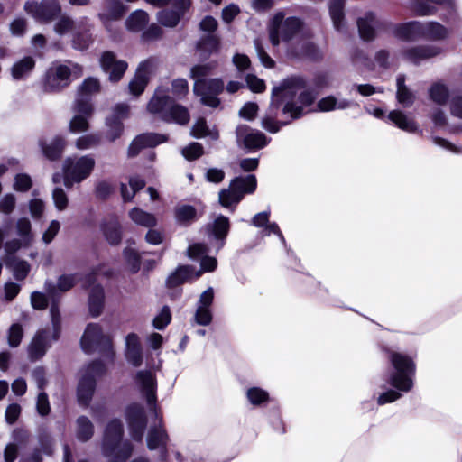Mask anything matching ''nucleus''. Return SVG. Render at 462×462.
<instances>
[{
	"label": "nucleus",
	"instance_id": "ddd939ff",
	"mask_svg": "<svg viewBox=\"0 0 462 462\" xmlns=\"http://www.w3.org/2000/svg\"><path fill=\"white\" fill-rule=\"evenodd\" d=\"M203 228L208 239L216 244L217 253L219 252L225 246L230 232L229 218L220 214L212 222L206 224Z\"/></svg>",
	"mask_w": 462,
	"mask_h": 462
},
{
	"label": "nucleus",
	"instance_id": "f03ea898",
	"mask_svg": "<svg viewBox=\"0 0 462 462\" xmlns=\"http://www.w3.org/2000/svg\"><path fill=\"white\" fill-rule=\"evenodd\" d=\"M136 381L142 395L157 423L151 426L147 432L146 444L149 450H156L167 447L169 435L163 425L162 416L157 404V381L150 370H140L136 373Z\"/></svg>",
	"mask_w": 462,
	"mask_h": 462
},
{
	"label": "nucleus",
	"instance_id": "bb28decb",
	"mask_svg": "<svg viewBox=\"0 0 462 462\" xmlns=\"http://www.w3.org/2000/svg\"><path fill=\"white\" fill-rule=\"evenodd\" d=\"M449 31L439 22H420V39L442 41L448 37Z\"/></svg>",
	"mask_w": 462,
	"mask_h": 462
},
{
	"label": "nucleus",
	"instance_id": "338daca9",
	"mask_svg": "<svg viewBox=\"0 0 462 462\" xmlns=\"http://www.w3.org/2000/svg\"><path fill=\"white\" fill-rule=\"evenodd\" d=\"M79 274H63L57 281V289L60 291H69L79 281Z\"/></svg>",
	"mask_w": 462,
	"mask_h": 462
},
{
	"label": "nucleus",
	"instance_id": "79ce46f5",
	"mask_svg": "<svg viewBox=\"0 0 462 462\" xmlns=\"http://www.w3.org/2000/svg\"><path fill=\"white\" fill-rule=\"evenodd\" d=\"M148 14L143 10H135L125 21L126 28L132 32L142 31L148 23Z\"/></svg>",
	"mask_w": 462,
	"mask_h": 462
},
{
	"label": "nucleus",
	"instance_id": "37998d69",
	"mask_svg": "<svg viewBox=\"0 0 462 462\" xmlns=\"http://www.w3.org/2000/svg\"><path fill=\"white\" fill-rule=\"evenodd\" d=\"M72 110L76 114L91 118L95 111L92 97L76 95V98L72 105Z\"/></svg>",
	"mask_w": 462,
	"mask_h": 462
},
{
	"label": "nucleus",
	"instance_id": "4468645a",
	"mask_svg": "<svg viewBox=\"0 0 462 462\" xmlns=\"http://www.w3.org/2000/svg\"><path fill=\"white\" fill-rule=\"evenodd\" d=\"M95 164V160L90 155L68 157L63 162L62 171H67L71 177L83 181L91 174Z\"/></svg>",
	"mask_w": 462,
	"mask_h": 462
},
{
	"label": "nucleus",
	"instance_id": "1a4fd4ad",
	"mask_svg": "<svg viewBox=\"0 0 462 462\" xmlns=\"http://www.w3.org/2000/svg\"><path fill=\"white\" fill-rule=\"evenodd\" d=\"M24 11L41 23H50L62 12L59 0H29L24 4Z\"/></svg>",
	"mask_w": 462,
	"mask_h": 462
},
{
	"label": "nucleus",
	"instance_id": "bf43d9fd",
	"mask_svg": "<svg viewBox=\"0 0 462 462\" xmlns=\"http://www.w3.org/2000/svg\"><path fill=\"white\" fill-rule=\"evenodd\" d=\"M182 155L188 161H195L201 157L204 153V148L199 143H190L181 151Z\"/></svg>",
	"mask_w": 462,
	"mask_h": 462
},
{
	"label": "nucleus",
	"instance_id": "052dcab7",
	"mask_svg": "<svg viewBox=\"0 0 462 462\" xmlns=\"http://www.w3.org/2000/svg\"><path fill=\"white\" fill-rule=\"evenodd\" d=\"M106 372L105 364L100 360H95L88 365L83 372L84 376H91L95 380L102 376Z\"/></svg>",
	"mask_w": 462,
	"mask_h": 462
},
{
	"label": "nucleus",
	"instance_id": "f257e3e1",
	"mask_svg": "<svg viewBox=\"0 0 462 462\" xmlns=\"http://www.w3.org/2000/svg\"><path fill=\"white\" fill-rule=\"evenodd\" d=\"M305 87L306 79L301 76L286 78L273 87L271 102L261 119V126L270 134H276L282 127L295 121L291 117L292 107L288 97H295L298 90Z\"/></svg>",
	"mask_w": 462,
	"mask_h": 462
},
{
	"label": "nucleus",
	"instance_id": "2eb2a0df",
	"mask_svg": "<svg viewBox=\"0 0 462 462\" xmlns=\"http://www.w3.org/2000/svg\"><path fill=\"white\" fill-rule=\"evenodd\" d=\"M169 136L158 133H143L136 135L128 147V156L135 157L143 149L154 148L168 141Z\"/></svg>",
	"mask_w": 462,
	"mask_h": 462
},
{
	"label": "nucleus",
	"instance_id": "cd10ccee",
	"mask_svg": "<svg viewBox=\"0 0 462 462\" xmlns=\"http://www.w3.org/2000/svg\"><path fill=\"white\" fill-rule=\"evenodd\" d=\"M287 54L290 58L296 60L308 59L316 61L322 59L320 50L311 42H303L300 49L290 47L287 51Z\"/></svg>",
	"mask_w": 462,
	"mask_h": 462
},
{
	"label": "nucleus",
	"instance_id": "c03bdc74",
	"mask_svg": "<svg viewBox=\"0 0 462 462\" xmlns=\"http://www.w3.org/2000/svg\"><path fill=\"white\" fill-rule=\"evenodd\" d=\"M76 436L82 442L89 440L94 434V426L90 420L86 416H79L76 421Z\"/></svg>",
	"mask_w": 462,
	"mask_h": 462
},
{
	"label": "nucleus",
	"instance_id": "f8f14e48",
	"mask_svg": "<svg viewBox=\"0 0 462 462\" xmlns=\"http://www.w3.org/2000/svg\"><path fill=\"white\" fill-rule=\"evenodd\" d=\"M392 25L393 23L390 21L377 18L372 11L366 12L363 17L357 19L359 36L365 42L373 41L377 32H387Z\"/></svg>",
	"mask_w": 462,
	"mask_h": 462
},
{
	"label": "nucleus",
	"instance_id": "e433bc0d",
	"mask_svg": "<svg viewBox=\"0 0 462 462\" xmlns=\"http://www.w3.org/2000/svg\"><path fill=\"white\" fill-rule=\"evenodd\" d=\"M345 0H330L328 8L334 28L337 32H343L346 29L344 14Z\"/></svg>",
	"mask_w": 462,
	"mask_h": 462
},
{
	"label": "nucleus",
	"instance_id": "603ef678",
	"mask_svg": "<svg viewBox=\"0 0 462 462\" xmlns=\"http://www.w3.org/2000/svg\"><path fill=\"white\" fill-rule=\"evenodd\" d=\"M171 321V312L168 305H164L154 317L152 326L158 330H163Z\"/></svg>",
	"mask_w": 462,
	"mask_h": 462
},
{
	"label": "nucleus",
	"instance_id": "e2e57ef3",
	"mask_svg": "<svg viewBox=\"0 0 462 462\" xmlns=\"http://www.w3.org/2000/svg\"><path fill=\"white\" fill-rule=\"evenodd\" d=\"M23 337V329L22 325L18 323L13 324L8 330V344L11 347H16L20 345Z\"/></svg>",
	"mask_w": 462,
	"mask_h": 462
},
{
	"label": "nucleus",
	"instance_id": "72a5a7b5",
	"mask_svg": "<svg viewBox=\"0 0 462 462\" xmlns=\"http://www.w3.org/2000/svg\"><path fill=\"white\" fill-rule=\"evenodd\" d=\"M302 21L300 18L296 16H289L287 17L282 23L281 29V38L284 42H288L292 40L297 33L302 28Z\"/></svg>",
	"mask_w": 462,
	"mask_h": 462
},
{
	"label": "nucleus",
	"instance_id": "7c9ffc66",
	"mask_svg": "<svg viewBox=\"0 0 462 462\" xmlns=\"http://www.w3.org/2000/svg\"><path fill=\"white\" fill-rule=\"evenodd\" d=\"M96 389L95 379L91 376L80 377L77 389L78 401L80 405L88 406L92 400Z\"/></svg>",
	"mask_w": 462,
	"mask_h": 462
},
{
	"label": "nucleus",
	"instance_id": "a878e982",
	"mask_svg": "<svg viewBox=\"0 0 462 462\" xmlns=\"http://www.w3.org/2000/svg\"><path fill=\"white\" fill-rule=\"evenodd\" d=\"M49 333L46 330L38 331L28 346V356L31 361L41 359L50 346Z\"/></svg>",
	"mask_w": 462,
	"mask_h": 462
},
{
	"label": "nucleus",
	"instance_id": "393cba45",
	"mask_svg": "<svg viewBox=\"0 0 462 462\" xmlns=\"http://www.w3.org/2000/svg\"><path fill=\"white\" fill-rule=\"evenodd\" d=\"M101 451L107 462H116V420L109 421L105 429Z\"/></svg>",
	"mask_w": 462,
	"mask_h": 462
},
{
	"label": "nucleus",
	"instance_id": "b1692460",
	"mask_svg": "<svg viewBox=\"0 0 462 462\" xmlns=\"http://www.w3.org/2000/svg\"><path fill=\"white\" fill-rule=\"evenodd\" d=\"M149 68L150 62L148 60L142 61L134 79L129 82L128 88L134 96H140L144 91L149 81Z\"/></svg>",
	"mask_w": 462,
	"mask_h": 462
},
{
	"label": "nucleus",
	"instance_id": "09e8293b",
	"mask_svg": "<svg viewBox=\"0 0 462 462\" xmlns=\"http://www.w3.org/2000/svg\"><path fill=\"white\" fill-rule=\"evenodd\" d=\"M101 134L91 133L79 137L75 145L79 150H88L98 146L101 143Z\"/></svg>",
	"mask_w": 462,
	"mask_h": 462
},
{
	"label": "nucleus",
	"instance_id": "aec40b11",
	"mask_svg": "<svg viewBox=\"0 0 462 462\" xmlns=\"http://www.w3.org/2000/svg\"><path fill=\"white\" fill-rule=\"evenodd\" d=\"M195 266L180 264L171 272L165 280V286L168 289H174L186 282H192L195 279Z\"/></svg>",
	"mask_w": 462,
	"mask_h": 462
},
{
	"label": "nucleus",
	"instance_id": "4c0bfd02",
	"mask_svg": "<svg viewBox=\"0 0 462 462\" xmlns=\"http://www.w3.org/2000/svg\"><path fill=\"white\" fill-rule=\"evenodd\" d=\"M98 18L109 32L113 31V24L116 22V0L103 1Z\"/></svg>",
	"mask_w": 462,
	"mask_h": 462
},
{
	"label": "nucleus",
	"instance_id": "13d9d810",
	"mask_svg": "<svg viewBox=\"0 0 462 462\" xmlns=\"http://www.w3.org/2000/svg\"><path fill=\"white\" fill-rule=\"evenodd\" d=\"M171 93L176 99L184 98L189 93V83L183 78H178L171 82Z\"/></svg>",
	"mask_w": 462,
	"mask_h": 462
},
{
	"label": "nucleus",
	"instance_id": "9d476101",
	"mask_svg": "<svg viewBox=\"0 0 462 462\" xmlns=\"http://www.w3.org/2000/svg\"><path fill=\"white\" fill-rule=\"evenodd\" d=\"M72 69L66 65H57L50 68L42 79V90L45 93H57L69 87Z\"/></svg>",
	"mask_w": 462,
	"mask_h": 462
},
{
	"label": "nucleus",
	"instance_id": "c85d7f7f",
	"mask_svg": "<svg viewBox=\"0 0 462 462\" xmlns=\"http://www.w3.org/2000/svg\"><path fill=\"white\" fill-rule=\"evenodd\" d=\"M197 208L189 204H178L174 208V218L178 225L189 226L199 219Z\"/></svg>",
	"mask_w": 462,
	"mask_h": 462
},
{
	"label": "nucleus",
	"instance_id": "4d7b16f0",
	"mask_svg": "<svg viewBox=\"0 0 462 462\" xmlns=\"http://www.w3.org/2000/svg\"><path fill=\"white\" fill-rule=\"evenodd\" d=\"M254 48L258 56V59L262 65L266 69H273L275 67V61L266 52L262 42L259 39L254 41Z\"/></svg>",
	"mask_w": 462,
	"mask_h": 462
},
{
	"label": "nucleus",
	"instance_id": "9b49d317",
	"mask_svg": "<svg viewBox=\"0 0 462 462\" xmlns=\"http://www.w3.org/2000/svg\"><path fill=\"white\" fill-rule=\"evenodd\" d=\"M171 8H162L156 14L158 23L163 27L175 28L192 5V0H171Z\"/></svg>",
	"mask_w": 462,
	"mask_h": 462
},
{
	"label": "nucleus",
	"instance_id": "412c9836",
	"mask_svg": "<svg viewBox=\"0 0 462 462\" xmlns=\"http://www.w3.org/2000/svg\"><path fill=\"white\" fill-rule=\"evenodd\" d=\"M195 48L200 59L208 60L211 55L219 52L220 38L216 34L202 35L197 41Z\"/></svg>",
	"mask_w": 462,
	"mask_h": 462
},
{
	"label": "nucleus",
	"instance_id": "ea45409f",
	"mask_svg": "<svg viewBox=\"0 0 462 462\" xmlns=\"http://www.w3.org/2000/svg\"><path fill=\"white\" fill-rule=\"evenodd\" d=\"M104 290L100 285H94L89 293V310L93 317L100 315L104 306Z\"/></svg>",
	"mask_w": 462,
	"mask_h": 462
},
{
	"label": "nucleus",
	"instance_id": "864d4df0",
	"mask_svg": "<svg viewBox=\"0 0 462 462\" xmlns=\"http://www.w3.org/2000/svg\"><path fill=\"white\" fill-rule=\"evenodd\" d=\"M199 269L195 268V279H199L204 273L214 272L217 267L216 257L209 256L208 254L199 260Z\"/></svg>",
	"mask_w": 462,
	"mask_h": 462
},
{
	"label": "nucleus",
	"instance_id": "f704fd0d",
	"mask_svg": "<svg viewBox=\"0 0 462 462\" xmlns=\"http://www.w3.org/2000/svg\"><path fill=\"white\" fill-rule=\"evenodd\" d=\"M4 262L5 266L13 271L15 280L23 281L27 277L31 267L26 261L18 260L14 255H6Z\"/></svg>",
	"mask_w": 462,
	"mask_h": 462
},
{
	"label": "nucleus",
	"instance_id": "6e6552de",
	"mask_svg": "<svg viewBox=\"0 0 462 462\" xmlns=\"http://www.w3.org/2000/svg\"><path fill=\"white\" fill-rule=\"evenodd\" d=\"M236 140L239 148L247 153L255 152L271 142V138L267 137L263 132L253 129L245 124H240L236 128Z\"/></svg>",
	"mask_w": 462,
	"mask_h": 462
},
{
	"label": "nucleus",
	"instance_id": "3c124183",
	"mask_svg": "<svg viewBox=\"0 0 462 462\" xmlns=\"http://www.w3.org/2000/svg\"><path fill=\"white\" fill-rule=\"evenodd\" d=\"M100 65L104 71L109 74V79H116V57L112 51H105L100 59Z\"/></svg>",
	"mask_w": 462,
	"mask_h": 462
},
{
	"label": "nucleus",
	"instance_id": "a19ab883",
	"mask_svg": "<svg viewBox=\"0 0 462 462\" xmlns=\"http://www.w3.org/2000/svg\"><path fill=\"white\" fill-rule=\"evenodd\" d=\"M429 97L437 105H446L449 99L448 86L441 81L433 83L429 88Z\"/></svg>",
	"mask_w": 462,
	"mask_h": 462
},
{
	"label": "nucleus",
	"instance_id": "dca6fc26",
	"mask_svg": "<svg viewBox=\"0 0 462 462\" xmlns=\"http://www.w3.org/2000/svg\"><path fill=\"white\" fill-rule=\"evenodd\" d=\"M306 88L307 86L304 88H300L301 91L297 97V101L294 100V97H288L291 107H293L291 108L292 115L291 116L292 119L298 120L308 113L314 111L313 109H309V107L311 106L317 99L318 91ZM299 91L300 89L298 92Z\"/></svg>",
	"mask_w": 462,
	"mask_h": 462
},
{
	"label": "nucleus",
	"instance_id": "39448f33",
	"mask_svg": "<svg viewBox=\"0 0 462 462\" xmlns=\"http://www.w3.org/2000/svg\"><path fill=\"white\" fill-rule=\"evenodd\" d=\"M125 419L131 440L142 443L148 425L143 405L138 402L128 404L125 409Z\"/></svg>",
	"mask_w": 462,
	"mask_h": 462
},
{
	"label": "nucleus",
	"instance_id": "5701e85b",
	"mask_svg": "<svg viewBox=\"0 0 462 462\" xmlns=\"http://www.w3.org/2000/svg\"><path fill=\"white\" fill-rule=\"evenodd\" d=\"M229 187L239 196L242 200L245 195L253 194L257 188V179L254 174L236 176L229 183Z\"/></svg>",
	"mask_w": 462,
	"mask_h": 462
},
{
	"label": "nucleus",
	"instance_id": "7ed1b4c3",
	"mask_svg": "<svg viewBox=\"0 0 462 462\" xmlns=\"http://www.w3.org/2000/svg\"><path fill=\"white\" fill-rule=\"evenodd\" d=\"M379 347L385 355L392 367V371L384 378L385 383L403 393L411 392L414 386L416 375V363L413 358L406 354L398 352L393 346L381 344Z\"/></svg>",
	"mask_w": 462,
	"mask_h": 462
},
{
	"label": "nucleus",
	"instance_id": "774afa93",
	"mask_svg": "<svg viewBox=\"0 0 462 462\" xmlns=\"http://www.w3.org/2000/svg\"><path fill=\"white\" fill-rule=\"evenodd\" d=\"M213 315L212 311L208 308L197 307L194 321L196 324L200 326H208L212 322Z\"/></svg>",
	"mask_w": 462,
	"mask_h": 462
},
{
	"label": "nucleus",
	"instance_id": "6e6d98bb",
	"mask_svg": "<svg viewBox=\"0 0 462 462\" xmlns=\"http://www.w3.org/2000/svg\"><path fill=\"white\" fill-rule=\"evenodd\" d=\"M54 24V31L59 35H63L74 28L75 23L71 17L66 14H60Z\"/></svg>",
	"mask_w": 462,
	"mask_h": 462
},
{
	"label": "nucleus",
	"instance_id": "de8ad7c7",
	"mask_svg": "<svg viewBox=\"0 0 462 462\" xmlns=\"http://www.w3.org/2000/svg\"><path fill=\"white\" fill-rule=\"evenodd\" d=\"M100 230L110 245H116V217L114 214H110L101 220Z\"/></svg>",
	"mask_w": 462,
	"mask_h": 462
},
{
	"label": "nucleus",
	"instance_id": "20e7f679",
	"mask_svg": "<svg viewBox=\"0 0 462 462\" xmlns=\"http://www.w3.org/2000/svg\"><path fill=\"white\" fill-rule=\"evenodd\" d=\"M159 92L158 88L150 99L147 105L148 111L152 114H159L161 119L165 123L187 125L190 120L189 109L176 103L175 99L169 95H160Z\"/></svg>",
	"mask_w": 462,
	"mask_h": 462
},
{
	"label": "nucleus",
	"instance_id": "680f3d73",
	"mask_svg": "<svg viewBox=\"0 0 462 462\" xmlns=\"http://www.w3.org/2000/svg\"><path fill=\"white\" fill-rule=\"evenodd\" d=\"M247 398L252 404L260 405L268 401L269 394L259 387H252L247 390Z\"/></svg>",
	"mask_w": 462,
	"mask_h": 462
},
{
	"label": "nucleus",
	"instance_id": "2f4dec72",
	"mask_svg": "<svg viewBox=\"0 0 462 462\" xmlns=\"http://www.w3.org/2000/svg\"><path fill=\"white\" fill-rule=\"evenodd\" d=\"M387 119L400 129L408 133L419 132L422 134V130L419 129L417 123L409 118L403 112L400 110H393L389 113Z\"/></svg>",
	"mask_w": 462,
	"mask_h": 462
},
{
	"label": "nucleus",
	"instance_id": "8fccbe9b",
	"mask_svg": "<svg viewBox=\"0 0 462 462\" xmlns=\"http://www.w3.org/2000/svg\"><path fill=\"white\" fill-rule=\"evenodd\" d=\"M100 90V84L96 78H87L81 85L78 88L77 95H82L86 97H92V95L98 93Z\"/></svg>",
	"mask_w": 462,
	"mask_h": 462
},
{
	"label": "nucleus",
	"instance_id": "a211bd4d",
	"mask_svg": "<svg viewBox=\"0 0 462 462\" xmlns=\"http://www.w3.org/2000/svg\"><path fill=\"white\" fill-rule=\"evenodd\" d=\"M124 354L125 360L133 367H140L143 365V349L137 334L132 332L125 337Z\"/></svg>",
	"mask_w": 462,
	"mask_h": 462
},
{
	"label": "nucleus",
	"instance_id": "5fc2aeb1",
	"mask_svg": "<svg viewBox=\"0 0 462 462\" xmlns=\"http://www.w3.org/2000/svg\"><path fill=\"white\" fill-rule=\"evenodd\" d=\"M89 117L76 114L69 124V129L71 133L87 132L89 129Z\"/></svg>",
	"mask_w": 462,
	"mask_h": 462
},
{
	"label": "nucleus",
	"instance_id": "c9c22d12",
	"mask_svg": "<svg viewBox=\"0 0 462 462\" xmlns=\"http://www.w3.org/2000/svg\"><path fill=\"white\" fill-rule=\"evenodd\" d=\"M190 134L197 139L209 137L211 140L217 141L219 138V133L217 127L214 126L210 129L204 117H199L196 120L191 127Z\"/></svg>",
	"mask_w": 462,
	"mask_h": 462
},
{
	"label": "nucleus",
	"instance_id": "4be33fe9",
	"mask_svg": "<svg viewBox=\"0 0 462 462\" xmlns=\"http://www.w3.org/2000/svg\"><path fill=\"white\" fill-rule=\"evenodd\" d=\"M393 34L399 40L411 42L420 39V22L410 21L392 25Z\"/></svg>",
	"mask_w": 462,
	"mask_h": 462
},
{
	"label": "nucleus",
	"instance_id": "0eeeda50",
	"mask_svg": "<svg viewBox=\"0 0 462 462\" xmlns=\"http://www.w3.org/2000/svg\"><path fill=\"white\" fill-rule=\"evenodd\" d=\"M224 89V81L219 78L199 79L193 87L194 94L200 97V103L210 108H217L220 106L221 100L218 96Z\"/></svg>",
	"mask_w": 462,
	"mask_h": 462
},
{
	"label": "nucleus",
	"instance_id": "69168bd1",
	"mask_svg": "<svg viewBox=\"0 0 462 462\" xmlns=\"http://www.w3.org/2000/svg\"><path fill=\"white\" fill-rule=\"evenodd\" d=\"M396 99L404 108L411 107L415 101L414 93L408 88L403 89H397Z\"/></svg>",
	"mask_w": 462,
	"mask_h": 462
},
{
	"label": "nucleus",
	"instance_id": "c756f323",
	"mask_svg": "<svg viewBox=\"0 0 462 462\" xmlns=\"http://www.w3.org/2000/svg\"><path fill=\"white\" fill-rule=\"evenodd\" d=\"M39 145L46 158L51 161H55L61 157L66 146V140L64 137L58 135L55 136L50 143H47L43 140H40Z\"/></svg>",
	"mask_w": 462,
	"mask_h": 462
},
{
	"label": "nucleus",
	"instance_id": "58836bf2",
	"mask_svg": "<svg viewBox=\"0 0 462 462\" xmlns=\"http://www.w3.org/2000/svg\"><path fill=\"white\" fill-rule=\"evenodd\" d=\"M129 217L133 222L141 226L151 228L157 225V219L153 214L144 211L138 207H134L129 211Z\"/></svg>",
	"mask_w": 462,
	"mask_h": 462
},
{
	"label": "nucleus",
	"instance_id": "49530a36",
	"mask_svg": "<svg viewBox=\"0 0 462 462\" xmlns=\"http://www.w3.org/2000/svg\"><path fill=\"white\" fill-rule=\"evenodd\" d=\"M34 66L35 61L32 57H24L12 67V76L14 79H21L27 76L33 69Z\"/></svg>",
	"mask_w": 462,
	"mask_h": 462
},
{
	"label": "nucleus",
	"instance_id": "f3484780",
	"mask_svg": "<svg viewBox=\"0 0 462 462\" xmlns=\"http://www.w3.org/2000/svg\"><path fill=\"white\" fill-rule=\"evenodd\" d=\"M437 5L455 11V0H411V10L419 16L433 15L437 12Z\"/></svg>",
	"mask_w": 462,
	"mask_h": 462
},
{
	"label": "nucleus",
	"instance_id": "a18cd8bd",
	"mask_svg": "<svg viewBox=\"0 0 462 462\" xmlns=\"http://www.w3.org/2000/svg\"><path fill=\"white\" fill-rule=\"evenodd\" d=\"M218 201L219 204L225 208L229 209L231 212H234L237 207V205L242 201L238 195L228 186L226 189H223L219 191L218 194Z\"/></svg>",
	"mask_w": 462,
	"mask_h": 462
},
{
	"label": "nucleus",
	"instance_id": "423d86ee",
	"mask_svg": "<svg viewBox=\"0 0 462 462\" xmlns=\"http://www.w3.org/2000/svg\"><path fill=\"white\" fill-rule=\"evenodd\" d=\"M80 346L87 354L105 353L112 350L113 340L110 336L103 333L98 324L89 323L81 337Z\"/></svg>",
	"mask_w": 462,
	"mask_h": 462
},
{
	"label": "nucleus",
	"instance_id": "6ab92c4d",
	"mask_svg": "<svg viewBox=\"0 0 462 462\" xmlns=\"http://www.w3.org/2000/svg\"><path fill=\"white\" fill-rule=\"evenodd\" d=\"M441 52V48L433 45H417L402 51L405 60L414 65H420L423 60L436 57Z\"/></svg>",
	"mask_w": 462,
	"mask_h": 462
},
{
	"label": "nucleus",
	"instance_id": "0e129e2a",
	"mask_svg": "<svg viewBox=\"0 0 462 462\" xmlns=\"http://www.w3.org/2000/svg\"><path fill=\"white\" fill-rule=\"evenodd\" d=\"M208 253V247L204 243H194L190 245L187 249L188 256L194 261L200 260Z\"/></svg>",
	"mask_w": 462,
	"mask_h": 462
},
{
	"label": "nucleus",
	"instance_id": "473e14b6",
	"mask_svg": "<svg viewBox=\"0 0 462 462\" xmlns=\"http://www.w3.org/2000/svg\"><path fill=\"white\" fill-rule=\"evenodd\" d=\"M123 423L117 419V462L128 460L134 451V445L129 439H124Z\"/></svg>",
	"mask_w": 462,
	"mask_h": 462
}]
</instances>
